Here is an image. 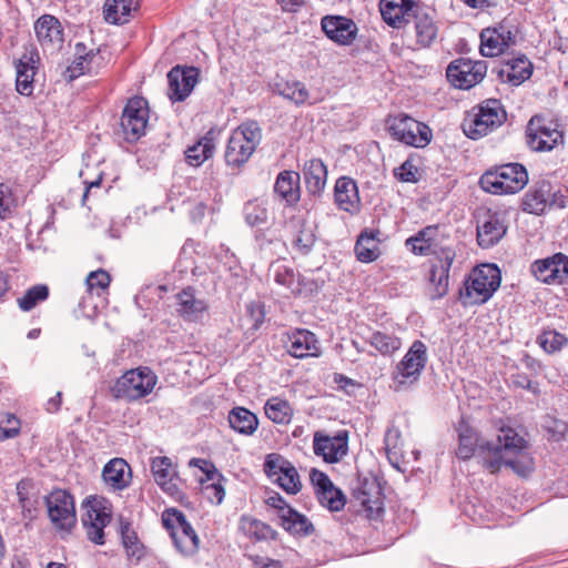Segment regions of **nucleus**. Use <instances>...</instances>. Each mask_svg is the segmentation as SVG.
<instances>
[{
    "mask_svg": "<svg viewBox=\"0 0 568 568\" xmlns=\"http://www.w3.org/2000/svg\"><path fill=\"white\" fill-rule=\"evenodd\" d=\"M273 481L276 483L287 494L292 495L297 494L302 488L300 475L294 465L290 466L287 470L283 471Z\"/></svg>",
    "mask_w": 568,
    "mask_h": 568,
    "instance_id": "nucleus-53",
    "label": "nucleus"
},
{
    "mask_svg": "<svg viewBox=\"0 0 568 568\" xmlns=\"http://www.w3.org/2000/svg\"><path fill=\"white\" fill-rule=\"evenodd\" d=\"M118 532L121 544L129 558L141 559L144 556V545L132 526V521L123 516L119 517Z\"/></svg>",
    "mask_w": 568,
    "mask_h": 568,
    "instance_id": "nucleus-35",
    "label": "nucleus"
},
{
    "mask_svg": "<svg viewBox=\"0 0 568 568\" xmlns=\"http://www.w3.org/2000/svg\"><path fill=\"white\" fill-rule=\"evenodd\" d=\"M555 265L558 266L556 283H568V256L562 253L554 254Z\"/></svg>",
    "mask_w": 568,
    "mask_h": 568,
    "instance_id": "nucleus-64",
    "label": "nucleus"
},
{
    "mask_svg": "<svg viewBox=\"0 0 568 568\" xmlns=\"http://www.w3.org/2000/svg\"><path fill=\"white\" fill-rule=\"evenodd\" d=\"M427 362V346L419 339L414 341L392 373L395 390H400L418 382Z\"/></svg>",
    "mask_w": 568,
    "mask_h": 568,
    "instance_id": "nucleus-10",
    "label": "nucleus"
},
{
    "mask_svg": "<svg viewBox=\"0 0 568 568\" xmlns=\"http://www.w3.org/2000/svg\"><path fill=\"white\" fill-rule=\"evenodd\" d=\"M303 175L307 192L317 196L324 191L327 180V168L321 159L305 162Z\"/></svg>",
    "mask_w": 568,
    "mask_h": 568,
    "instance_id": "nucleus-34",
    "label": "nucleus"
},
{
    "mask_svg": "<svg viewBox=\"0 0 568 568\" xmlns=\"http://www.w3.org/2000/svg\"><path fill=\"white\" fill-rule=\"evenodd\" d=\"M48 516L58 530L70 531L77 524L73 496L64 489H55L44 497Z\"/></svg>",
    "mask_w": 568,
    "mask_h": 568,
    "instance_id": "nucleus-12",
    "label": "nucleus"
},
{
    "mask_svg": "<svg viewBox=\"0 0 568 568\" xmlns=\"http://www.w3.org/2000/svg\"><path fill=\"white\" fill-rule=\"evenodd\" d=\"M507 112L499 99L490 98L473 106L463 122L464 133L471 140H478L501 126Z\"/></svg>",
    "mask_w": 568,
    "mask_h": 568,
    "instance_id": "nucleus-3",
    "label": "nucleus"
},
{
    "mask_svg": "<svg viewBox=\"0 0 568 568\" xmlns=\"http://www.w3.org/2000/svg\"><path fill=\"white\" fill-rule=\"evenodd\" d=\"M286 516H282L281 526L288 532L296 536H310L315 528L306 516L297 510H287Z\"/></svg>",
    "mask_w": 568,
    "mask_h": 568,
    "instance_id": "nucleus-45",
    "label": "nucleus"
},
{
    "mask_svg": "<svg viewBox=\"0 0 568 568\" xmlns=\"http://www.w3.org/2000/svg\"><path fill=\"white\" fill-rule=\"evenodd\" d=\"M365 341L383 356L394 354L402 346L399 337L385 331H374Z\"/></svg>",
    "mask_w": 568,
    "mask_h": 568,
    "instance_id": "nucleus-44",
    "label": "nucleus"
},
{
    "mask_svg": "<svg viewBox=\"0 0 568 568\" xmlns=\"http://www.w3.org/2000/svg\"><path fill=\"white\" fill-rule=\"evenodd\" d=\"M310 480L314 487L315 495L317 496L322 491H325L328 487L333 486V481L328 475L317 468H312L310 471Z\"/></svg>",
    "mask_w": 568,
    "mask_h": 568,
    "instance_id": "nucleus-62",
    "label": "nucleus"
},
{
    "mask_svg": "<svg viewBox=\"0 0 568 568\" xmlns=\"http://www.w3.org/2000/svg\"><path fill=\"white\" fill-rule=\"evenodd\" d=\"M316 498L321 506L327 508L332 513L343 510L346 505L345 494L335 485L318 494Z\"/></svg>",
    "mask_w": 568,
    "mask_h": 568,
    "instance_id": "nucleus-50",
    "label": "nucleus"
},
{
    "mask_svg": "<svg viewBox=\"0 0 568 568\" xmlns=\"http://www.w3.org/2000/svg\"><path fill=\"white\" fill-rule=\"evenodd\" d=\"M568 206V189H555L546 179L534 181L521 199V210L534 215H542L547 209H565Z\"/></svg>",
    "mask_w": 568,
    "mask_h": 568,
    "instance_id": "nucleus-6",
    "label": "nucleus"
},
{
    "mask_svg": "<svg viewBox=\"0 0 568 568\" xmlns=\"http://www.w3.org/2000/svg\"><path fill=\"white\" fill-rule=\"evenodd\" d=\"M262 141V129L257 121L246 120L232 131L224 159L227 166L241 168L252 156Z\"/></svg>",
    "mask_w": 568,
    "mask_h": 568,
    "instance_id": "nucleus-5",
    "label": "nucleus"
},
{
    "mask_svg": "<svg viewBox=\"0 0 568 568\" xmlns=\"http://www.w3.org/2000/svg\"><path fill=\"white\" fill-rule=\"evenodd\" d=\"M316 242L314 229L304 220L298 221V230L293 240V246L301 254L307 255Z\"/></svg>",
    "mask_w": 568,
    "mask_h": 568,
    "instance_id": "nucleus-49",
    "label": "nucleus"
},
{
    "mask_svg": "<svg viewBox=\"0 0 568 568\" xmlns=\"http://www.w3.org/2000/svg\"><path fill=\"white\" fill-rule=\"evenodd\" d=\"M34 32L38 41L44 49L57 50L63 44V27L54 16H41L34 23Z\"/></svg>",
    "mask_w": 568,
    "mask_h": 568,
    "instance_id": "nucleus-25",
    "label": "nucleus"
},
{
    "mask_svg": "<svg viewBox=\"0 0 568 568\" xmlns=\"http://www.w3.org/2000/svg\"><path fill=\"white\" fill-rule=\"evenodd\" d=\"M240 529L245 536L256 541L275 540L277 538V531L268 524L245 515L240 519Z\"/></svg>",
    "mask_w": 568,
    "mask_h": 568,
    "instance_id": "nucleus-42",
    "label": "nucleus"
},
{
    "mask_svg": "<svg viewBox=\"0 0 568 568\" xmlns=\"http://www.w3.org/2000/svg\"><path fill=\"white\" fill-rule=\"evenodd\" d=\"M156 381V375L149 367H138L120 376L111 387V393L116 399L139 400L153 390Z\"/></svg>",
    "mask_w": 568,
    "mask_h": 568,
    "instance_id": "nucleus-8",
    "label": "nucleus"
},
{
    "mask_svg": "<svg viewBox=\"0 0 568 568\" xmlns=\"http://www.w3.org/2000/svg\"><path fill=\"white\" fill-rule=\"evenodd\" d=\"M500 433L495 440L480 445L479 457L484 466L491 473H497L504 464L516 474L526 476L532 470V463L530 458L523 455L525 439L510 427L501 428Z\"/></svg>",
    "mask_w": 568,
    "mask_h": 568,
    "instance_id": "nucleus-1",
    "label": "nucleus"
},
{
    "mask_svg": "<svg viewBox=\"0 0 568 568\" xmlns=\"http://www.w3.org/2000/svg\"><path fill=\"white\" fill-rule=\"evenodd\" d=\"M410 22L414 23L417 44L423 48L430 47L438 34L435 10L419 1L409 11V18L405 20V27Z\"/></svg>",
    "mask_w": 568,
    "mask_h": 568,
    "instance_id": "nucleus-18",
    "label": "nucleus"
},
{
    "mask_svg": "<svg viewBox=\"0 0 568 568\" xmlns=\"http://www.w3.org/2000/svg\"><path fill=\"white\" fill-rule=\"evenodd\" d=\"M418 2L419 0H381L382 18L392 28H405V20L409 18V11Z\"/></svg>",
    "mask_w": 568,
    "mask_h": 568,
    "instance_id": "nucleus-27",
    "label": "nucleus"
},
{
    "mask_svg": "<svg viewBox=\"0 0 568 568\" xmlns=\"http://www.w3.org/2000/svg\"><path fill=\"white\" fill-rule=\"evenodd\" d=\"M281 97L291 100L296 105H302L307 101L310 94L304 83L292 81L281 91Z\"/></svg>",
    "mask_w": 568,
    "mask_h": 568,
    "instance_id": "nucleus-55",
    "label": "nucleus"
},
{
    "mask_svg": "<svg viewBox=\"0 0 568 568\" xmlns=\"http://www.w3.org/2000/svg\"><path fill=\"white\" fill-rule=\"evenodd\" d=\"M324 34L338 45H351L358 32L354 20L344 16L327 14L321 19Z\"/></svg>",
    "mask_w": 568,
    "mask_h": 568,
    "instance_id": "nucleus-20",
    "label": "nucleus"
},
{
    "mask_svg": "<svg viewBox=\"0 0 568 568\" xmlns=\"http://www.w3.org/2000/svg\"><path fill=\"white\" fill-rule=\"evenodd\" d=\"M17 495L18 500L22 509V515L24 518L33 519L36 517V503H32L28 496V483L26 480H20L17 484Z\"/></svg>",
    "mask_w": 568,
    "mask_h": 568,
    "instance_id": "nucleus-59",
    "label": "nucleus"
},
{
    "mask_svg": "<svg viewBox=\"0 0 568 568\" xmlns=\"http://www.w3.org/2000/svg\"><path fill=\"white\" fill-rule=\"evenodd\" d=\"M433 134L430 128L422 122L416 120V128L414 131V140L415 142L410 143L412 146L415 148H424L432 141Z\"/></svg>",
    "mask_w": 568,
    "mask_h": 568,
    "instance_id": "nucleus-63",
    "label": "nucleus"
},
{
    "mask_svg": "<svg viewBox=\"0 0 568 568\" xmlns=\"http://www.w3.org/2000/svg\"><path fill=\"white\" fill-rule=\"evenodd\" d=\"M501 273L495 264H483L473 270L458 291V301L464 307L483 305L499 288Z\"/></svg>",
    "mask_w": 568,
    "mask_h": 568,
    "instance_id": "nucleus-2",
    "label": "nucleus"
},
{
    "mask_svg": "<svg viewBox=\"0 0 568 568\" xmlns=\"http://www.w3.org/2000/svg\"><path fill=\"white\" fill-rule=\"evenodd\" d=\"M531 272L537 280L544 283H556L558 266L555 265L554 255L544 260L535 261L531 264Z\"/></svg>",
    "mask_w": 568,
    "mask_h": 568,
    "instance_id": "nucleus-52",
    "label": "nucleus"
},
{
    "mask_svg": "<svg viewBox=\"0 0 568 568\" xmlns=\"http://www.w3.org/2000/svg\"><path fill=\"white\" fill-rule=\"evenodd\" d=\"M274 197L285 207H295L301 201V175L293 170L281 171L273 185Z\"/></svg>",
    "mask_w": 568,
    "mask_h": 568,
    "instance_id": "nucleus-22",
    "label": "nucleus"
},
{
    "mask_svg": "<svg viewBox=\"0 0 568 568\" xmlns=\"http://www.w3.org/2000/svg\"><path fill=\"white\" fill-rule=\"evenodd\" d=\"M486 72L487 64L485 61L458 58L448 64L446 77L455 88L468 90L479 83Z\"/></svg>",
    "mask_w": 568,
    "mask_h": 568,
    "instance_id": "nucleus-14",
    "label": "nucleus"
},
{
    "mask_svg": "<svg viewBox=\"0 0 568 568\" xmlns=\"http://www.w3.org/2000/svg\"><path fill=\"white\" fill-rule=\"evenodd\" d=\"M265 415L276 424H288L293 417L291 404L280 397H271L264 406Z\"/></svg>",
    "mask_w": 568,
    "mask_h": 568,
    "instance_id": "nucleus-47",
    "label": "nucleus"
},
{
    "mask_svg": "<svg viewBox=\"0 0 568 568\" xmlns=\"http://www.w3.org/2000/svg\"><path fill=\"white\" fill-rule=\"evenodd\" d=\"M149 112V103L144 98L133 97L128 100L120 119L121 132L126 142L134 143L145 134Z\"/></svg>",
    "mask_w": 568,
    "mask_h": 568,
    "instance_id": "nucleus-11",
    "label": "nucleus"
},
{
    "mask_svg": "<svg viewBox=\"0 0 568 568\" xmlns=\"http://www.w3.org/2000/svg\"><path fill=\"white\" fill-rule=\"evenodd\" d=\"M247 320L252 323L251 329L257 331L265 322V307L257 302H251L246 305Z\"/></svg>",
    "mask_w": 568,
    "mask_h": 568,
    "instance_id": "nucleus-60",
    "label": "nucleus"
},
{
    "mask_svg": "<svg viewBox=\"0 0 568 568\" xmlns=\"http://www.w3.org/2000/svg\"><path fill=\"white\" fill-rule=\"evenodd\" d=\"M458 432V448L456 456L458 459L468 460L475 454L479 457V447L481 444L488 442L481 439L478 433L465 422H462L457 428Z\"/></svg>",
    "mask_w": 568,
    "mask_h": 568,
    "instance_id": "nucleus-31",
    "label": "nucleus"
},
{
    "mask_svg": "<svg viewBox=\"0 0 568 568\" xmlns=\"http://www.w3.org/2000/svg\"><path fill=\"white\" fill-rule=\"evenodd\" d=\"M537 343L547 354H555L568 345V337L556 329L545 328L537 336Z\"/></svg>",
    "mask_w": 568,
    "mask_h": 568,
    "instance_id": "nucleus-48",
    "label": "nucleus"
},
{
    "mask_svg": "<svg viewBox=\"0 0 568 568\" xmlns=\"http://www.w3.org/2000/svg\"><path fill=\"white\" fill-rule=\"evenodd\" d=\"M83 508L85 514L82 516V525L88 539L95 545H104V528L111 521L110 510L103 505L102 499L94 496L84 499Z\"/></svg>",
    "mask_w": 568,
    "mask_h": 568,
    "instance_id": "nucleus-13",
    "label": "nucleus"
},
{
    "mask_svg": "<svg viewBox=\"0 0 568 568\" xmlns=\"http://www.w3.org/2000/svg\"><path fill=\"white\" fill-rule=\"evenodd\" d=\"M561 139V132L551 128V123H547L545 116L536 114L528 121L526 142L532 151H550Z\"/></svg>",
    "mask_w": 568,
    "mask_h": 568,
    "instance_id": "nucleus-16",
    "label": "nucleus"
},
{
    "mask_svg": "<svg viewBox=\"0 0 568 568\" xmlns=\"http://www.w3.org/2000/svg\"><path fill=\"white\" fill-rule=\"evenodd\" d=\"M456 253L450 247H442L437 253V262L433 263L429 271V282L434 285L433 300L444 297L448 292L449 271Z\"/></svg>",
    "mask_w": 568,
    "mask_h": 568,
    "instance_id": "nucleus-21",
    "label": "nucleus"
},
{
    "mask_svg": "<svg viewBox=\"0 0 568 568\" xmlns=\"http://www.w3.org/2000/svg\"><path fill=\"white\" fill-rule=\"evenodd\" d=\"M162 524L182 555L192 556L197 552L199 536L183 511L176 508L165 509L162 514Z\"/></svg>",
    "mask_w": 568,
    "mask_h": 568,
    "instance_id": "nucleus-9",
    "label": "nucleus"
},
{
    "mask_svg": "<svg viewBox=\"0 0 568 568\" xmlns=\"http://www.w3.org/2000/svg\"><path fill=\"white\" fill-rule=\"evenodd\" d=\"M102 478L113 490H122L130 485V466L122 458H113L104 466Z\"/></svg>",
    "mask_w": 568,
    "mask_h": 568,
    "instance_id": "nucleus-32",
    "label": "nucleus"
},
{
    "mask_svg": "<svg viewBox=\"0 0 568 568\" xmlns=\"http://www.w3.org/2000/svg\"><path fill=\"white\" fill-rule=\"evenodd\" d=\"M271 271L273 272L274 281L284 287L292 290L293 293L296 291L293 288L295 283V272L293 268L283 264H272Z\"/></svg>",
    "mask_w": 568,
    "mask_h": 568,
    "instance_id": "nucleus-58",
    "label": "nucleus"
},
{
    "mask_svg": "<svg viewBox=\"0 0 568 568\" xmlns=\"http://www.w3.org/2000/svg\"><path fill=\"white\" fill-rule=\"evenodd\" d=\"M477 243L487 250L497 245L508 230L507 216L504 212L487 210L477 221Z\"/></svg>",
    "mask_w": 568,
    "mask_h": 568,
    "instance_id": "nucleus-15",
    "label": "nucleus"
},
{
    "mask_svg": "<svg viewBox=\"0 0 568 568\" xmlns=\"http://www.w3.org/2000/svg\"><path fill=\"white\" fill-rule=\"evenodd\" d=\"M532 70L531 61L525 54H519L507 60L498 74L501 79L506 77L507 82L510 84L519 85L531 77Z\"/></svg>",
    "mask_w": 568,
    "mask_h": 568,
    "instance_id": "nucleus-33",
    "label": "nucleus"
},
{
    "mask_svg": "<svg viewBox=\"0 0 568 568\" xmlns=\"http://www.w3.org/2000/svg\"><path fill=\"white\" fill-rule=\"evenodd\" d=\"M97 58V54L91 50L85 52V45L81 42L75 44V58L71 64L63 72L64 79L69 82L75 80L80 75L91 72L90 63Z\"/></svg>",
    "mask_w": 568,
    "mask_h": 568,
    "instance_id": "nucleus-41",
    "label": "nucleus"
},
{
    "mask_svg": "<svg viewBox=\"0 0 568 568\" xmlns=\"http://www.w3.org/2000/svg\"><path fill=\"white\" fill-rule=\"evenodd\" d=\"M393 175L396 180L404 183H417L420 179L419 170L415 166L412 160H405L399 166L393 170Z\"/></svg>",
    "mask_w": 568,
    "mask_h": 568,
    "instance_id": "nucleus-56",
    "label": "nucleus"
},
{
    "mask_svg": "<svg viewBox=\"0 0 568 568\" xmlns=\"http://www.w3.org/2000/svg\"><path fill=\"white\" fill-rule=\"evenodd\" d=\"M507 50V42H503L497 27L485 28L480 32V53L484 57H497Z\"/></svg>",
    "mask_w": 568,
    "mask_h": 568,
    "instance_id": "nucleus-46",
    "label": "nucleus"
},
{
    "mask_svg": "<svg viewBox=\"0 0 568 568\" xmlns=\"http://www.w3.org/2000/svg\"><path fill=\"white\" fill-rule=\"evenodd\" d=\"M379 235L381 231L378 229H364L359 233L354 247L356 258L359 262L372 263L379 257Z\"/></svg>",
    "mask_w": 568,
    "mask_h": 568,
    "instance_id": "nucleus-30",
    "label": "nucleus"
},
{
    "mask_svg": "<svg viewBox=\"0 0 568 568\" xmlns=\"http://www.w3.org/2000/svg\"><path fill=\"white\" fill-rule=\"evenodd\" d=\"M293 464L278 454H268L264 462V471L268 478L274 480Z\"/></svg>",
    "mask_w": 568,
    "mask_h": 568,
    "instance_id": "nucleus-54",
    "label": "nucleus"
},
{
    "mask_svg": "<svg viewBox=\"0 0 568 568\" xmlns=\"http://www.w3.org/2000/svg\"><path fill=\"white\" fill-rule=\"evenodd\" d=\"M176 312L185 322H200L207 311L204 300L196 298L195 290L191 286L176 294Z\"/></svg>",
    "mask_w": 568,
    "mask_h": 568,
    "instance_id": "nucleus-26",
    "label": "nucleus"
},
{
    "mask_svg": "<svg viewBox=\"0 0 568 568\" xmlns=\"http://www.w3.org/2000/svg\"><path fill=\"white\" fill-rule=\"evenodd\" d=\"M384 484L383 478L368 474L359 475L352 486V497L368 519L377 520L385 511Z\"/></svg>",
    "mask_w": 568,
    "mask_h": 568,
    "instance_id": "nucleus-7",
    "label": "nucleus"
},
{
    "mask_svg": "<svg viewBox=\"0 0 568 568\" xmlns=\"http://www.w3.org/2000/svg\"><path fill=\"white\" fill-rule=\"evenodd\" d=\"M230 427L244 436H252L258 427V418L250 409L237 406L229 412Z\"/></svg>",
    "mask_w": 568,
    "mask_h": 568,
    "instance_id": "nucleus-38",
    "label": "nucleus"
},
{
    "mask_svg": "<svg viewBox=\"0 0 568 568\" xmlns=\"http://www.w3.org/2000/svg\"><path fill=\"white\" fill-rule=\"evenodd\" d=\"M200 70L196 67L175 65L168 72L169 98L173 102L184 101L199 81Z\"/></svg>",
    "mask_w": 568,
    "mask_h": 568,
    "instance_id": "nucleus-19",
    "label": "nucleus"
},
{
    "mask_svg": "<svg viewBox=\"0 0 568 568\" xmlns=\"http://www.w3.org/2000/svg\"><path fill=\"white\" fill-rule=\"evenodd\" d=\"M87 285L89 291H93L94 288L98 290H105L109 287L111 277L110 274L104 270H98L91 272L87 276Z\"/></svg>",
    "mask_w": 568,
    "mask_h": 568,
    "instance_id": "nucleus-61",
    "label": "nucleus"
},
{
    "mask_svg": "<svg viewBox=\"0 0 568 568\" xmlns=\"http://www.w3.org/2000/svg\"><path fill=\"white\" fill-rule=\"evenodd\" d=\"M139 7L140 0H106L103 7L104 20L112 24L126 23L131 12Z\"/></svg>",
    "mask_w": 568,
    "mask_h": 568,
    "instance_id": "nucleus-37",
    "label": "nucleus"
},
{
    "mask_svg": "<svg viewBox=\"0 0 568 568\" xmlns=\"http://www.w3.org/2000/svg\"><path fill=\"white\" fill-rule=\"evenodd\" d=\"M317 337L307 329H296L288 335L286 343L287 352L295 358H305L308 356H318Z\"/></svg>",
    "mask_w": 568,
    "mask_h": 568,
    "instance_id": "nucleus-28",
    "label": "nucleus"
},
{
    "mask_svg": "<svg viewBox=\"0 0 568 568\" xmlns=\"http://www.w3.org/2000/svg\"><path fill=\"white\" fill-rule=\"evenodd\" d=\"M40 61L36 49L24 52L20 59L14 61L16 67V89L19 94L30 97L33 93V78L38 70Z\"/></svg>",
    "mask_w": 568,
    "mask_h": 568,
    "instance_id": "nucleus-23",
    "label": "nucleus"
},
{
    "mask_svg": "<svg viewBox=\"0 0 568 568\" xmlns=\"http://www.w3.org/2000/svg\"><path fill=\"white\" fill-rule=\"evenodd\" d=\"M313 452L328 464L338 463L348 452V432L338 430L334 436L323 430L315 432Z\"/></svg>",
    "mask_w": 568,
    "mask_h": 568,
    "instance_id": "nucleus-17",
    "label": "nucleus"
},
{
    "mask_svg": "<svg viewBox=\"0 0 568 568\" xmlns=\"http://www.w3.org/2000/svg\"><path fill=\"white\" fill-rule=\"evenodd\" d=\"M526 168L517 162L497 165L487 170L479 179L480 187L491 194H515L528 183Z\"/></svg>",
    "mask_w": 568,
    "mask_h": 568,
    "instance_id": "nucleus-4",
    "label": "nucleus"
},
{
    "mask_svg": "<svg viewBox=\"0 0 568 568\" xmlns=\"http://www.w3.org/2000/svg\"><path fill=\"white\" fill-rule=\"evenodd\" d=\"M438 225H427L419 230L415 235L408 237L406 246L417 256H427L432 253L437 234Z\"/></svg>",
    "mask_w": 568,
    "mask_h": 568,
    "instance_id": "nucleus-39",
    "label": "nucleus"
},
{
    "mask_svg": "<svg viewBox=\"0 0 568 568\" xmlns=\"http://www.w3.org/2000/svg\"><path fill=\"white\" fill-rule=\"evenodd\" d=\"M49 297V287L45 284H37L28 288L22 297L18 298V305L21 311L29 312L40 302Z\"/></svg>",
    "mask_w": 568,
    "mask_h": 568,
    "instance_id": "nucleus-51",
    "label": "nucleus"
},
{
    "mask_svg": "<svg viewBox=\"0 0 568 568\" xmlns=\"http://www.w3.org/2000/svg\"><path fill=\"white\" fill-rule=\"evenodd\" d=\"M214 132L210 130L195 144L189 146L185 151V160L192 166H200L209 160L215 150Z\"/></svg>",
    "mask_w": 568,
    "mask_h": 568,
    "instance_id": "nucleus-40",
    "label": "nucleus"
},
{
    "mask_svg": "<svg viewBox=\"0 0 568 568\" xmlns=\"http://www.w3.org/2000/svg\"><path fill=\"white\" fill-rule=\"evenodd\" d=\"M386 126L389 134L397 141L410 145L415 142L414 131L416 128V120L412 116L399 113L394 116H388L386 120Z\"/></svg>",
    "mask_w": 568,
    "mask_h": 568,
    "instance_id": "nucleus-36",
    "label": "nucleus"
},
{
    "mask_svg": "<svg viewBox=\"0 0 568 568\" xmlns=\"http://www.w3.org/2000/svg\"><path fill=\"white\" fill-rule=\"evenodd\" d=\"M242 213L250 227H261L268 223L270 212L265 200H248L244 203Z\"/></svg>",
    "mask_w": 568,
    "mask_h": 568,
    "instance_id": "nucleus-43",
    "label": "nucleus"
},
{
    "mask_svg": "<svg viewBox=\"0 0 568 568\" xmlns=\"http://www.w3.org/2000/svg\"><path fill=\"white\" fill-rule=\"evenodd\" d=\"M191 463H194L195 465L201 463L205 466L201 467V469L206 474L207 480H211L212 483L205 484V481H202L203 491L212 504L220 505L225 497V488L222 484L226 480L224 476L212 463L205 459H192Z\"/></svg>",
    "mask_w": 568,
    "mask_h": 568,
    "instance_id": "nucleus-29",
    "label": "nucleus"
},
{
    "mask_svg": "<svg viewBox=\"0 0 568 568\" xmlns=\"http://www.w3.org/2000/svg\"><path fill=\"white\" fill-rule=\"evenodd\" d=\"M334 202L339 210L351 215L359 213L362 202L358 186L354 179L344 175L336 180L334 185Z\"/></svg>",
    "mask_w": 568,
    "mask_h": 568,
    "instance_id": "nucleus-24",
    "label": "nucleus"
},
{
    "mask_svg": "<svg viewBox=\"0 0 568 568\" xmlns=\"http://www.w3.org/2000/svg\"><path fill=\"white\" fill-rule=\"evenodd\" d=\"M171 460L169 457H156L152 460L151 470L158 485L168 484L171 478Z\"/></svg>",
    "mask_w": 568,
    "mask_h": 568,
    "instance_id": "nucleus-57",
    "label": "nucleus"
}]
</instances>
